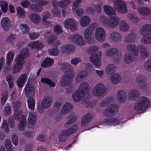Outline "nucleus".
Returning a JSON list of instances; mask_svg holds the SVG:
<instances>
[{"label": "nucleus", "mask_w": 151, "mask_h": 151, "mask_svg": "<svg viewBox=\"0 0 151 151\" xmlns=\"http://www.w3.org/2000/svg\"><path fill=\"white\" fill-rule=\"evenodd\" d=\"M106 17L102 16L101 20L104 26L114 28L116 27L119 24V18L116 16H114L107 19Z\"/></svg>", "instance_id": "8"}, {"label": "nucleus", "mask_w": 151, "mask_h": 151, "mask_svg": "<svg viewBox=\"0 0 151 151\" xmlns=\"http://www.w3.org/2000/svg\"><path fill=\"white\" fill-rule=\"evenodd\" d=\"M32 3H36L37 4H32L29 6V9L32 11L39 12L42 10V6L47 5L48 2L44 0H30Z\"/></svg>", "instance_id": "9"}, {"label": "nucleus", "mask_w": 151, "mask_h": 151, "mask_svg": "<svg viewBox=\"0 0 151 151\" xmlns=\"http://www.w3.org/2000/svg\"><path fill=\"white\" fill-rule=\"evenodd\" d=\"M15 125V123L13 118L10 116L9 118L8 123H7V121L4 120L3 122L1 127L5 132L7 133L9 132V130L8 126L11 128H13L14 127Z\"/></svg>", "instance_id": "19"}, {"label": "nucleus", "mask_w": 151, "mask_h": 151, "mask_svg": "<svg viewBox=\"0 0 151 151\" xmlns=\"http://www.w3.org/2000/svg\"><path fill=\"white\" fill-rule=\"evenodd\" d=\"M0 5L3 12H6L8 9V5L7 2L5 1H2L0 2Z\"/></svg>", "instance_id": "49"}, {"label": "nucleus", "mask_w": 151, "mask_h": 151, "mask_svg": "<svg viewBox=\"0 0 151 151\" xmlns=\"http://www.w3.org/2000/svg\"><path fill=\"white\" fill-rule=\"evenodd\" d=\"M52 102V100L51 98H48L44 99L41 102L42 107L38 106L37 107L38 111L40 113L43 112L44 110L43 108L45 109L49 108Z\"/></svg>", "instance_id": "17"}, {"label": "nucleus", "mask_w": 151, "mask_h": 151, "mask_svg": "<svg viewBox=\"0 0 151 151\" xmlns=\"http://www.w3.org/2000/svg\"><path fill=\"white\" fill-rule=\"evenodd\" d=\"M17 11L18 16L21 18L24 17L26 14V13L24 10L22 8L19 7L17 9Z\"/></svg>", "instance_id": "48"}, {"label": "nucleus", "mask_w": 151, "mask_h": 151, "mask_svg": "<svg viewBox=\"0 0 151 151\" xmlns=\"http://www.w3.org/2000/svg\"><path fill=\"white\" fill-rule=\"evenodd\" d=\"M29 55L27 48L23 49L21 50L15 60L16 64L12 69L13 73H16L20 71L24 63V59L28 58Z\"/></svg>", "instance_id": "2"}, {"label": "nucleus", "mask_w": 151, "mask_h": 151, "mask_svg": "<svg viewBox=\"0 0 151 151\" xmlns=\"http://www.w3.org/2000/svg\"><path fill=\"white\" fill-rule=\"evenodd\" d=\"M150 101L146 97L142 96L134 105V109L136 111L145 110L149 108Z\"/></svg>", "instance_id": "6"}, {"label": "nucleus", "mask_w": 151, "mask_h": 151, "mask_svg": "<svg viewBox=\"0 0 151 151\" xmlns=\"http://www.w3.org/2000/svg\"><path fill=\"white\" fill-rule=\"evenodd\" d=\"M141 34L144 35L141 39V42L143 44L151 43V25L146 24L143 26L140 30Z\"/></svg>", "instance_id": "5"}, {"label": "nucleus", "mask_w": 151, "mask_h": 151, "mask_svg": "<svg viewBox=\"0 0 151 151\" xmlns=\"http://www.w3.org/2000/svg\"><path fill=\"white\" fill-rule=\"evenodd\" d=\"M53 63L54 60L52 59L47 58L42 62L41 66L44 68L48 67L52 65Z\"/></svg>", "instance_id": "38"}, {"label": "nucleus", "mask_w": 151, "mask_h": 151, "mask_svg": "<svg viewBox=\"0 0 151 151\" xmlns=\"http://www.w3.org/2000/svg\"><path fill=\"white\" fill-rule=\"evenodd\" d=\"M127 49L131 52L133 53L136 56L139 55V51L138 47L135 45H128L127 46Z\"/></svg>", "instance_id": "39"}, {"label": "nucleus", "mask_w": 151, "mask_h": 151, "mask_svg": "<svg viewBox=\"0 0 151 151\" xmlns=\"http://www.w3.org/2000/svg\"><path fill=\"white\" fill-rule=\"evenodd\" d=\"M94 25L92 24L88 28L86 29L84 31V37L86 41L89 43H93V40L91 36L94 33L95 30Z\"/></svg>", "instance_id": "14"}, {"label": "nucleus", "mask_w": 151, "mask_h": 151, "mask_svg": "<svg viewBox=\"0 0 151 151\" xmlns=\"http://www.w3.org/2000/svg\"><path fill=\"white\" fill-rule=\"evenodd\" d=\"M14 55L12 52H10L7 54L6 57L7 69L9 71L11 69V65L14 58Z\"/></svg>", "instance_id": "29"}, {"label": "nucleus", "mask_w": 151, "mask_h": 151, "mask_svg": "<svg viewBox=\"0 0 151 151\" xmlns=\"http://www.w3.org/2000/svg\"><path fill=\"white\" fill-rule=\"evenodd\" d=\"M6 80L9 83L10 88H12L14 85V82L12 77L10 76H8L6 78Z\"/></svg>", "instance_id": "57"}, {"label": "nucleus", "mask_w": 151, "mask_h": 151, "mask_svg": "<svg viewBox=\"0 0 151 151\" xmlns=\"http://www.w3.org/2000/svg\"><path fill=\"white\" fill-rule=\"evenodd\" d=\"M88 76V73L86 71L83 70L80 72L76 78L75 80L76 82H79L81 79L86 78Z\"/></svg>", "instance_id": "41"}, {"label": "nucleus", "mask_w": 151, "mask_h": 151, "mask_svg": "<svg viewBox=\"0 0 151 151\" xmlns=\"http://www.w3.org/2000/svg\"><path fill=\"white\" fill-rule=\"evenodd\" d=\"M65 27L70 29L72 32H74L78 30V27L76 25V22L73 18H70L67 19L64 22Z\"/></svg>", "instance_id": "18"}, {"label": "nucleus", "mask_w": 151, "mask_h": 151, "mask_svg": "<svg viewBox=\"0 0 151 151\" xmlns=\"http://www.w3.org/2000/svg\"><path fill=\"white\" fill-rule=\"evenodd\" d=\"M104 123L107 125L116 126L119 124L120 122L117 119L114 117L111 118H106L104 120Z\"/></svg>", "instance_id": "23"}, {"label": "nucleus", "mask_w": 151, "mask_h": 151, "mask_svg": "<svg viewBox=\"0 0 151 151\" xmlns=\"http://www.w3.org/2000/svg\"><path fill=\"white\" fill-rule=\"evenodd\" d=\"M90 22V19L87 16H84L82 17L80 21L81 26L82 27H85L88 25Z\"/></svg>", "instance_id": "40"}, {"label": "nucleus", "mask_w": 151, "mask_h": 151, "mask_svg": "<svg viewBox=\"0 0 151 151\" xmlns=\"http://www.w3.org/2000/svg\"><path fill=\"white\" fill-rule=\"evenodd\" d=\"M52 4L53 7L54 8V9H53L52 11V13L54 14L55 15L56 13L57 10H56V1L55 0H53L52 2Z\"/></svg>", "instance_id": "64"}, {"label": "nucleus", "mask_w": 151, "mask_h": 151, "mask_svg": "<svg viewBox=\"0 0 151 151\" xmlns=\"http://www.w3.org/2000/svg\"><path fill=\"white\" fill-rule=\"evenodd\" d=\"M5 145L6 148L9 151L12 149V146L10 140L9 139H7L5 142Z\"/></svg>", "instance_id": "59"}, {"label": "nucleus", "mask_w": 151, "mask_h": 151, "mask_svg": "<svg viewBox=\"0 0 151 151\" xmlns=\"http://www.w3.org/2000/svg\"><path fill=\"white\" fill-rule=\"evenodd\" d=\"M77 125L74 124L68 129L63 131L60 135L59 136V141L64 142L67 138V137L70 136L75 132L78 129Z\"/></svg>", "instance_id": "10"}, {"label": "nucleus", "mask_w": 151, "mask_h": 151, "mask_svg": "<svg viewBox=\"0 0 151 151\" xmlns=\"http://www.w3.org/2000/svg\"><path fill=\"white\" fill-rule=\"evenodd\" d=\"M111 99L107 98L104 99L99 104V106L102 107L106 106L110 103Z\"/></svg>", "instance_id": "54"}, {"label": "nucleus", "mask_w": 151, "mask_h": 151, "mask_svg": "<svg viewBox=\"0 0 151 151\" xmlns=\"http://www.w3.org/2000/svg\"><path fill=\"white\" fill-rule=\"evenodd\" d=\"M12 112L11 107L8 106L5 107L4 110V114L6 116H8L10 115Z\"/></svg>", "instance_id": "53"}, {"label": "nucleus", "mask_w": 151, "mask_h": 151, "mask_svg": "<svg viewBox=\"0 0 151 151\" xmlns=\"http://www.w3.org/2000/svg\"><path fill=\"white\" fill-rule=\"evenodd\" d=\"M118 99L120 103H123L125 101L127 95L125 92L123 90H119L117 93Z\"/></svg>", "instance_id": "30"}, {"label": "nucleus", "mask_w": 151, "mask_h": 151, "mask_svg": "<svg viewBox=\"0 0 151 151\" xmlns=\"http://www.w3.org/2000/svg\"><path fill=\"white\" fill-rule=\"evenodd\" d=\"M106 55L108 56H114L113 61H118L121 58L122 55V53L116 48H111L107 49L105 52Z\"/></svg>", "instance_id": "12"}, {"label": "nucleus", "mask_w": 151, "mask_h": 151, "mask_svg": "<svg viewBox=\"0 0 151 151\" xmlns=\"http://www.w3.org/2000/svg\"><path fill=\"white\" fill-rule=\"evenodd\" d=\"M116 70V67L113 64H111L108 65L106 68V71L107 74L113 75L111 77L110 79L114 84H117L121 80L120 76L119 74H114Z\"/></svg>", "instance_id": "7"}, {"label": "nucleus", "mask_w": 151, "mask_h": 151, "mask_svg": "<svg viewBox=\"0 0 151 151\" xmlns=\"http://www.w3.org/2000/svg\"><path fill=\"white\" fill-rule=\"evenodd\" d=\"M93 118V115L90 113L86 114L82 119L81 124L82 126L85 127L88 124Z\"/></svg>", "instance_id": "25"}, {"label": "nucleus", "mask_w": 151, "mask_h": 151, "mask_svg": "<svg viewBox=\"0 0 151 151\" xmlns=\"http://www.w3.org/2000/svg\"><path fill=\"white\" fill-rule=\"evenodd\" d=\"M90 89L89 85L86 82L82 83L80 86L79 90H76L73 92L72 98L75 102L81 101L82 97L84 96L85 93L88 92Z\"/></svg>", "instance_id": "3"}, {"label": "nucleus", "mask_w": 151, "mask_h": 151, "mask_svg": "<svg viewBox=\"0 0 151 151\" xmlns=\"http://www.w3.org/2000/svg\"><path fill=\"white\" fill-rule=\"evenodd\" d=\"M135 37V35L134 33H130L126 37L125 41L127 43H132L134 41Z\"/></svg>", "instance_id": "46"}, {"label": "nucleus", "mask_w": 151, "mask_h": 151, "mask_svg": "<svg viewBox=\"0 0 151 151\" xmlns=\"http://www.w3.org/2000/svg\"><path fill=\"white\" fill-rule=\"evenodd\" d=\"M95 36L96 39L99 41L102 42L105 39V33L104 29L101 27L96 29Z\"/></svg>", "instance_id": "22"}, {"label": "nucleus", "mask_w": 151, "mask_h": 151, "mask_svg": "<svg viewBox=\"0 0 151 151\" xmlns=\"http://www.w3.org/2000/svg\"><path fill=\"white\" fill-rule=\"evenodd\" d=\"M144 67L148 71L151 72V58L145 62L144 64Z\"/></svg>", "instance_id": "55"}, {"label": "nucleus", "mask_w": 151, "mask_h": 151, "mask_svg": "<svg viewBox=\"0 0 151 151\" xmlns=\"http://www.w3.org/2000/svg\"><path fill=\"white\" fill-rule=\"evenodd\" d=\"M112 0L115 1L114 7L119 12L122 13H126L127 12V4L124 1L122 0Z\"/></svg>", "instance_id": "13"}, {"label": "nucleus", "mask_w": 151, "mask_h": 151, "mask_svg": "<svg viewBox=\"0 0 151 151\" xmlns=\"http://www.w3.org/2000/svg\"><path fill=\"white\" fill-rule=\"evenodd\" d=\"M17 121H20L18 126L19 129L20 131L24 130L25 128L26 125V116L24 115H21V116L20 117L19 120Z\"/></svg>", "instance_id": "26"}, {"label": "nucleus", "mask_w": 151, "mask_h": 151, "mask_svg": "<svg viewBox=\"0 0 151 151\" xmlns=\"http://www.w3.org/2000/svg\"><path fill=\"white\" fill-rule=\"evenodd\" d=\"M72 108V105L70 103L67 102L63 106L61 111V113L63 114H66L71 110Z\"/></svg>", "instance_id": "32"}, {"label": "nucleus", "mask_w": 151, "mask_h": 151, "mask_svg": "<svg viewBox=\"0 0 151 151\" xmlns=\"http://www.w3.org/2000/svg\"><path fill=\"white\" fill-rule=\"evenodd\" d=\"M39 35L38 33L31 32L29 34V37L31 40H34L37 38Z\"/></svg>", "instance_id": "60"}, {"label": "nucleus", "mask_w": 151, "mask_h": 151, "mask_svg": "<svg viewBox=\"0 0 151 151\" xmlns=\"http://www.w3.org/2000/svg\"><path fill=\"white\" fill-rule=\"evenodd\" d=\"M106 89L103 84L99 83L96 85L93 90V93L96 96H104L105 95Z\"/></svg>", "instance_id": "15"}, {"label": "nucleus", "mask_w": 151, "mask_h": 151, "mask_svg": "<svg viewBox=\"0 0 151 151\" xmlns=\"http://www.w3.org/2000/svg\"><path fill=\"white\" fill-rule=\"evenodd\" d=\"M138 47L140 50V57L143 59L147 57L149 53L148 50L145 46L142 45H139Z\"/></svg>", "instance_id": "28"}, {"label": "nucleus", "mask_w": 151, "mask_h": 151, "mask_svg": "<svg viewBox=\"0 0 151 151\" xmlns=\"http://www.w3.org/2000/svg\"><path fill=\"white\" fill-rule=\"evenodd\" d=\"M21 106V103L19 101H17L13 104V108L14 110V117L16 120H19L21 115H23L22 111L19 109Z\"/></svg>", "instance_id": "16"}, {"label": "nucleus", "mask_w": 151, "mask_h": 151, "mask_svg": "<svg viewBox=\"0 0 151 151\" xmlns=\"http://www.w3.org/2000/svg\"><path fill=\"white\" fill-rule=\"evenodd\" d=\"M70 2V0H63L59 3L60 6L62 8H65Z\"/></svg>", "instance_id": "56"}, {"label": "nucleus", "mask_w": 151, "mask_h": 151, "mask_svg": "<svg viewBox=\"0 0 151 151\" xmlns=\"http://www.w3.org/2000/svg\"><path fill=\"white\" fill-rule=\"evenodd\" d=\"M27 96L29 97L27 100L28 106L30 110L33 111L35 106V101L33 97L35 95V89L33 86L27 83L24 89Z\"/></svg>", "instance_id": "4"}, {"label": "nucleus", "mask_w": 151, "mask_h": 151, "mask_svg": "<svg viewBox=\"0 0 151 151\" xmlns=\"http://www.w3.org/2000/svg\"><path fill=\"white\" fill-rule=\"evenodd\" d=\"M27 76L26 74H23L21 75L17 80V83L18 87L22 88L26 82Z\"/></svg>", "instance_id": "27"}, {"label": "nucleus", "mask_w": 151, "mask_h": 151, "mask_svg": "<svg viewBox=\"0 0 151 151\" xmlns=\"http://www.w3.org/2000/svg\"><path fill=\"white\" fill-rule=\"evenodd\" d=\"M10 24L9 19L7 17H4L1 20V25L5 31H6L9 27Z\"/></svg>", "instance_id": "36"}, {"label": "nucleus", "mask_w": 151, "mask_h": 151, "mask_svg": "<svg viewBox=\"0 0 151 151\" xmlns=\"http://www.w3.org/2000/svg\"><path fill=\"white\" fill-rule=\"evenodd\" d=\"M75 49V47L73 45L68 44L63 46L61 50L63 52L68 53L74 51Z\"/></svg>", "instance_id": "35"}, {"label": "nucleus", "mask_w": 151, "mask_h": 151, "mask_svg": "<svg viewBox=\"0 0 151 151\" xmlns=\"http://www.w3.org/2000/svg\"><path fill=\"white\" fill-rule=\"evenodd\" d=\"M104 10L107 15H113L116 14L114 9L109 5L104 6Z\"/></svg>", "instance_id": "37"}, {"label": "nucleus", "mask_w": 151, "mask_h": 151, "mask_svg": "<svg viewBox=\"0 0 151 151\" xmlns=\"http://www.w3.org/2000/svg\"><path fill=\"white\" fill-rule=\"evenodd\" d=\"M20 28L24 34H27L29 31V28L25 24H21L20 26Z\"/></svg>", "instance_id": "51"}, {"label": "nucleus", "mask_w": 151, "mask_h": 151, "mask_svg": "<svg viewBox=\"0 0 151 151\" xmlns=\"http://www.w3.org/2000/svg\"><path fill=\"white\" fill-rule=\"evenodd\" d=\"M69 66L68 63H64L62 64L60 66V69L63 71L68 69V70L65 72L60 82L61 86L65 87L66 86L69 85L72 83V78L74 73L72 69L69 68Z\"/></svg>", "instance_id": "1"}, {"label": "nucleus", "mask_w": 151, "mask_h": 151, "mask_svg": "<svg viewBox=\"0 0 151 151\" xmlns=\"http://www.w3.org/2000/svg\"><path fill=\"white\" fill-rule=\"evenodd\" d=\"M110 39L114 41H116L121 39V35L119 34L114 32L111 33L110 35Z\"/></svg>", "instance_id": "47"}, {"label": "nucleus", "mask_w": 151, "mask_h": 151, "mask_svg": "<svg viewBox=\"0 0 151 151\" xmlns=\"http://www.w3.org/2000/svg\"><path fill=\"white\" fill-rule=\"evenodd\" d=\"M139 96V93L137 90L134 89L130 91L129 98V99H133Z\"/></svg>", "instance_id": "43"}, {"label": "nucleus", "mask_w": 151, "mask_h": 151, "mask_svg": "<svg viewBox=\"0 0 151 151\" xmlns=\"http://www.w3.org/2000/svg\"><path fill=\"white\" fill-rule=\"evenodd\" d=\"M128 18L134 23H137L140 21V18L134 14H129L128 15Z\"/></svg>", "instance_id": "44"}, {"label": "nucleus", "mask_w": 151, "mask_h": 151, "mask_svg": "<svg viewBox=\"0 0 151 151\" xmlns=\"http://www.w3.org/2000/svg\"><path fill=\"white\" fill-rule=\"evenodd\" d=\"M29 18L30 20L34 23L37 24L41 21V18L40 16L36 13H32L29 15Z\"/></svg>", "instance_id": "31"}, {"label": "nucleus", "mask_w": 151, "mask_h": 151, "mask_svg": "<svg viewBox=\"0 0 151 151\" xmlns=\"http://www.w3.org/2000/svg\"><path fill=\"white\" fill-rule=\"evenodd\" d=\"M101 53L99 55L96 54H93L91 55L90 60L96 67L98 68L101 65Z\"/></svg>", "instance_id": "21"}, {"label": "nucleus", "mask_w": 151, "mask_h": 151, "mask_svg": "<svg viewBox=\"0 0 151 151\" xmlns=\"http://www.w3.org/2000/svg\"><path fill=\"white\" fill-rule=\"evenodd\" d=\"M81 60L79 58L77 57L72 59L71 60V63L73 64L76 65L78 63H80Z\"/></svg>", "instance_id": "62"}, {"label": "nucleus", "mask_w": 151, "mask_h": 151, "mask_svg": "<svg viewBox=\"0 0 151 151\" xmlns=\"http://www.w3.org/2000/svg\"><path fill=\"white\" fill-rule=\"evenodd\" d=\"M138 11L140 14L144 16L149 15L150 13V9L146 6L139 7Z\"/></svg>", "instance_id": "33"}, {"label": "nucleus", "mask_w": 151, "mask_h": 151, "mask_svg": "<svg viewBox=\"0 0 151 151\" xmlns=\"http://www.w3.org/2000/svg\"><path fill=\"white\" fill-rule=\"evenodd\" d=\"M41 81L44 83H47L52 87L55 86V84L47 78H42Z\"/></svg>", "instance_id": "52"}, {"label": "nucleus", "mask_w": 151, "mask_h": 151, "mask_svg": "<svg viewBox=\"0 0 151 151\" xmlns=\"http://www.w3.org/2000/svg\"><path fill=\"white\" fill-rule=\"evenodd\" d=\"M37 41L31 42L29 43L28 45L32 49H36V45L37 44Z\"/></svg>", "instance_id": "63"}, {"label": "nucleus", "mask_w": 151, "mask_h": 151, "mask_svg": "<svg viewBox=\"0 0 151 151\" xmlns=\"http://www.w3.org/2000/svg\"><path fill=\"white\" fill-rule=\"evenodd\" d=\"M36 122V116L34 112H30L28 118V122L29 124L34 125Z\"/></svg>", "instance_id": "34"}, {"label": "nucleus", "mask_w": 151, "mask_h": 151, "mask_svg": "<svg viewBox=\"0 0 151 151\" xmlns=\"http://www.w3.org/2000/svg\"><path fill=\"white\" fill-rule=\"evenodd\" d=\"M56 35H52L51 36L49 37L47 40L48 43L50 45L54 44L56 41Z\"/></svg>", "instance_id": "58"}, {"label": "nucleus", "mask_w": 151, "mask_h": 151, "mask_svg": "<svg viewBox=\"0 0 151 151\" xmlns=\"http://www.w3.org/2000/svg\"><path fill=\"white\" fill-rule=\"evenodd\" d=\"M70 39L72 41L75 42L78 46H84L86 44L85 41L81 35L78 34L71 35L70 37Z\"/></svg>", "instance_id": "20"}, {"label": "nucleus", "mask_w": 151, "mask_h": 151, "mask_svg": "<svg viewBox=\"0 0 151 151\" xmlns=\"http://www.w3.org/2000/svg\"><path fill=\"white\" fill-rule=\"evenodd\" d=\"M146 80V78L143 75H139L137 77V81L143 84L140 86L141 88L143 90H145L146 88L147 84Z\"/></svg>", "instance_id": "24"}, {"label": "nucleus", "mask_w": 151, "mask_h": 151, "mask_svg": "<svg viewBox=\"0 0 151 151\" xmlns=\"http://www.w3.org/2000/svg\"><path fill=\"white\" fill-rule=\"evenodd\" d=\"M8 92L6 91L2 93L1 97V103L2 105H4L8 97Z\"/></svg>", "instance_id": "50"}, {"label": "nucleus", "mask_w": 151, "mask_h": 151, "mask_svg": "<svg viewBox=\"0 0 151 151\" xmlns=\"http://www.w3.org/2000/svg\"><path fill=\"white\" fill-rule=\"evenodd\" d=\"M119 27L120 30L123 32L127 31L129 30V26L125 21H122L120 23Z\"/></svg>", "instance_id": "45"}, {"label": "nucleus", "mask_w": 151, "mask_h": 151, "mask_svg": "<svg viewBox=\"0 0 151 151\" xmlns=\"http://www.w3.org/2000/svg\"><path fill=\"white\" fill-rule=\"evenodd\" d=\"M118 105L116 104H111L106 107L104 111V115L107 117L114 116L118 111Z\"/></svg>", "instance_id": "11"}, {"label": "nucleus", "mask_w": 151, "mask_h": 151, "mask_svg": "<svg viewBox=\"0 0 151 151\" xmlns=\"http://www.w3.org/2000/svg\"><path fill=\"white\" fill-rule=\"evenodd\" d=\"M77 119V117L76 116H72L68 121L65 124L66 126H69L74 123Z\"/></svg>", "instance_id": "61"}, {"label": "nucleus", "mask_w": 151, "mask_h": 151, "mask_svg": "<svg viewBox=\"0 0 151 151\" xmlns=\"http://www.w3.org/2000/svg\"><path fill=\"white\" fill-rule=\"evenodd\" d=\"M136 58L130 53H126L124 56V61L125 63L129 64L136 61Z\"/></svg>", "instance_id": "42"}]
</instances>
